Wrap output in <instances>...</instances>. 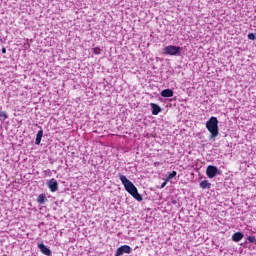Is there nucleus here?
<instances>
[{
  "label": "nucleus",
  "mask_w": 256,
  "mask_h": 256,
  "mask_svg": "<svg viewBox=\"0 0 256 256\" xmlns=\"http://www.w3.org/2000/svg\"><path fill=\"white\" fill-rule=\"evenodd\" d=\"M101 52H102L101 48H99V47L93 48V53H94L95 55H100Z\"/></svg>",
  "instance_id": "15"
},
{
  "label": "nucleus",
  "mask_w": 256,
  "mask_h": 256,
  "mask_svg": "<svg viewBox=\"0 0 256 256\" xmlns=\"http://www.w3.org/2000/svg\"><path fill=\"white\" fill-rule=\"evenodd\" d=\"M167 181L168 180H166V181H164L163 183H162V185H161V189H164V187L166 186V184H167Z\"/></svg>",
  "instance_id": "19"
},
{
  "label": "nucleus",
  "mask_w": 256,
  "mask_h": 256,
  "mask_svg": "<svg viewBox=\"0 0 256 256\" xmlns=\"http://www.w3.org/2000/svg\"><path fill=\"white\" fill-rule=\"evenodd\" d=\"M7 50L6 48H1V53L6 54Z\"/></svg>",
  "instance_id": "20"
},
{
  "label": "nucleus",
  "mask_w": 256,
  "mask_h": 256,
  "mask_svg": "<svg viewBox=\"0 0 256 256\" xmlns=\"http://www.w3.org/2000/svg\"><path fill=\"white\" fill-rule=\"evenodd\" d=\"M244 237V234L242 232H235L232 236V240L234 242H240Z\"/></svg>",
  "instance_id": "10"
},
{
  "label": "nucleus",
  "mask_w": 256,
  "mask_h": 256,
  "mask_svg": "<svg viewBox=\"0 0 256 256\" xmlns=\"http://www.w3.org/2000/svg\"><path fill=\"white\" fill-rule=\"evenodd\" d=\"M124 253H127L129 255V253H131V247L127 244H124L120 247L117 248L115 256H122L124 255Z\"/></svg>",
  "instance_id": "4"
},
{
  "label": "nucleus",
  "mask_w": 256,
  "mask_h": 256,
  "mask_svg": "<svg viewBox=\"0 0 256 256\" xmlns=\"http://www.w3.org/2000/svg\"><path fill=\"white\" fill-rule=\"evenodd\" d=\"M150 107L152 108V115L157 116L162 111L161 107L155 103H151Z\"/></svg>",
  "instance_id": "8"
},
{
  "label": "nucleus",
  "mask_w": 256,
  "mask_h": 256,
  "mask_svg": "<svg viewBox=\"0 0 256 256\" xmlns=\"http://www.w3.org/2000/svg\"><path fill=\"white\" fill-rule=\"evenodd\" d=\"M119 179L122 183V185H124V189H126V191L138 202H142L143 201V197L139 194L137 187L135 186V184H133L130 180H128V178L126 176H124L123 174L119 173Z\"/></svg>",
  "instance_id": "1"
},
{
  "label": "nucleus",
  "mask_w": 256,
  "mask_h": 256,
  "mask_svg": "<svg viewBox=\"0 0 256 256\" xmlns=\"http://www.w3.org/2000/svg\"><path fill=\"white\" fill-rule=\"evenodd\" d=\"M218 173V168L213 165H208L206 168V175L209 179H213Z\"/></svg>",
  "instance_id": "5"
},
{
  "label": "nucleus",
  "mask_w": 256,
  "mask_h": 256,
  "mask_svg": "<svg viewBox=\"0 0 256 256\" xmlns=\"http://www.w3.org/2000/svg\"><path fill=\"white\" fill-rule=\"evenodd\" d=\"M177 176V172L176 171H172L168 177H167V181H170L171 179H173L174 177Z\"/></svg>",
  "instance_id": "14"
},
{
  "label": "nucleus",
  "mask_w": 256,
  "mask_h": 256,
  "mask_svg": "<svg viewBox=\"0 0 256 256\" xmlns=\"http://www.w3.org/2000/svg\"><path fill=\"white\" fill-rule=\"evenodd\" d=\"M248 241L250 242V243H255L256 242V238H255V236H248Z\"/></svg>",
  "instance_id": "17"
},
{
  "label": "nucleus",
  "mask_w": 256,
  "mask_h": 256,
  "mask_svg": "<svg viewBox=\"0 0 256 256\" xmlns=\"http://www.w3.org/2000/svg\"><path fill=\"white\" fill-rule=\"evenodd\" d=\"M248 39L251 41H255V33H249L248 34Z\"/></svg>",
  "instance_id": "16"
},
{
  "label": "nucleus",
  "mask_w": 256,
  "mask_h": 256,
  "mask_svg": "<svg viewBox=\"0 0 256 256\" xmlns=\"http://www.w3.org/2000/svg\"><path fill=\"white\" fill-rule=\"evenodd\" d=\"M47 186L51 192L58 191V181L55 180V178H51V180L48 181Z\"/></svg>",
  "instance_id": "6"
},
{
  "label": "nucleus",
  "mask_w": 256,
  "mask_h": 256,
  "mask_svg": "<svg viewBox=\"0 0 256 256\" xmlns=\"http://www.w3.org/2000/svg\"><path fill=\"white\" fill-rule=\"evenodd\" d=\"M45 202H47V196H45L44 194H41L38 197V203L41 204V205H44Z\"/></svg>",
  "instance_id": "13"
},
{
  "label": "nucleus",
  "mask_w": 256,
  "mask_h": 256,
  "mask_svg": "<svg viewBox=\"0 0 256 256\" xmlns=\"http://www.w3.org/2000/svg\"><path fill=\"white\" fill-rule=\"evenodd\" d=\"M161 96L164 98H170L174 96V91L171 89H165L161 92Z\"/></svg>",
  "instance_id": "9"
},
{
  "label": "nucleus",
  "mask_w": 256,
  "mask_h": 256,
  "mask_svg": "<svg viewBox=\"0 0 256 256\" xmlns=\"http://www.w3.org/2000/svg\"><path fill=\"white\" fill-rule=\"evenodd\" d=\"M0 118L2 120H6L8 118L7 114L3 113V112H0Z\"/></svg>",
  "instance_id": "18"
},
{
  "label": "nucleus",
  "mask_w": 256,
  "mask_h": 256,
  "mask_svg": "<svg viewBox=\"0 0 256 256\" xmlns=\"http://www.w3.org/2000/svg\"><path fill=\"white\" fill-rule=\"evenodd\" d=\"M163 54L169 55V56H176V55L181 54V48L177 47V46L170 45L163 49Z\"/></svg>",
  "instance_id": "3"
},
{
  "label": "nucleus",
  "mask_w": 256,
  "mask_h": 256,
  "mask_svg": "<svg viewBox=\"0 0 256 256\" xmlns=\"http://www.w3.org/2000/svg\"><path fill=\"white\" fill-rule=\"evenodd\" d=\"M200 188L201 189H210L211 188V183L208 180H203L200 183Z\"/></svg>",
  "instance_id": "12"
},
{
  "label": "nucleus",
  "mask_w": 256,
  "mask_h": 256,
  "mask_svg": "<svg viewBox=\"0 0 256 256\" xmlns=\"http://www.w3.org/2000/svg\"><path fill=\"white\" fill-rule=\"evenodd\" d=\"M42 137H43V130H39V132H38V134H36V138H35L36 145H40Z\"/></svg>",
  "instance_id": "11"
},
{
  "label": "nucleus",
  "mask_w": 256,
  "mask_h": 256,
  "mask_svg": "<svg viewBox=\"0 0 256 256\" xmlns=\"http://www.w3.org/2000/svg\"><path fill=\"white\" fill-rule=\"evenodd\" d=\"M41 253H43V255H46V256H52V251L50 248L46 247L45 244L41 243L38 245Z\"/></svg>",
  "instance_id": "7"
},
{
  "label": "nucleus",
  "mask_w": 256,
  "mask_h": 256,
  "mask_svg": "<svg viewBox=\"0 0 256 256\" xmlns=\"http://www.w3.org/2000/svg\"><path fill=\"white\" fill-rule=\"evenodd\" d=\"M206 129L210 133V139H216L219 135L218 120L217 117H210L206 122Z\"/></svg>",
  "instance_id": "2"
}]
</instances>
